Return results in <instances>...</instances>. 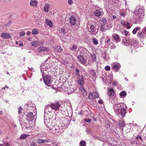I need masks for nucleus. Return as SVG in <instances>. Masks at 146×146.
Returning <instances> with one entry per match:
<instances>
[{
  "instance_id": "obj_5",
  "label": "nucleus",
  "mask_w": 146,
  "mask_h": 146,
  "mask_svg": "<svg viewBox=\"0 0 146 146\" xmlns=\"http://www.w3.org/2000/svg\"><path fill=\"white\" fill-rule=\"evenodd\" d=\"M49 66L47 64H42L40 66V70L42 73V75L46 73L48 69Z\"/></svg>"
},
{
  "instance_id": "obj_1",
  "label": "nucleus",
  "mask_w": 146,
  "mask_h": 146,
  "mask_svg": "<svg viewBox=\"0 0 146 146\" xmlns=\"http://www.w3.org/2000/svg\"><path fill=\"white\" fill-rule=\"evenodd\" d=\"M49 129L50 130L51 133L55 134L62 131V129L61 126L55 125L54 126H51Z\"/></svg>"
},
{
  "instance_id": "obj_37",
  "label": "nucleus",
  "mask_w": 146,
  "mask_h": 146,
  "mask_svg": "<svg viewBox=\"0 0 146 146\" xmlns=\"http://www.w3.org/2000/svg\"><path fill=\"white\" fill-rule=\"evenodd\" d=\"M86 142L84 140H82L80 143V146H86Z\"/></svg>"
},
{
  "instance_id": "obj_22",
  "label": "nucleus",
  "mask_w": 146,
  "mask_h": 146,
  "mask_svg": "<svg viewBox=\"0 0 146 146\" xmlns=\"http://www.w3.org/2000/svg\"><path fill=\"white\" fill-rule=\"evenodd\" d=\"M137 36L140 38H143L145 37L144 33L141 32H139L137 33Z\"/></svg>"
},
{
  "instance_id": "obj_29",
  "label": "nucleus",
  "mask_w": 146,
  "mask_h": 146,
  "mask_svg": "<svg viewBox=\"0 0 146 146\" xmlns=\"http://www.w3.org/2000/svg\"><path fill=\"white\" fill-rule=\"evenodd\" d=\"M140 29L139 27H135L133 30L132 31V33L133 34H135L137 33V31Z\"/></svg>"
},
{
  "instance_id": "obj_35",
  "label": "nucleus",
  "mask_w": 146,
  "mask_h": 146,
  "mask_svg": "<svg viewBox=\"0 0 146 146\" xmlns=\"http://www.w3.org/2000/svg\"><path fill=\"white\" fill-rule=\"evenodd\" d=\"M77 47L76 45L73 44L70 48V50L72 51H75L77 48Z\"/></svg>"
},
{
  "instance_id": "obj_64",
  "label": "nucleus",
  "mask_w": 146,
  "mask_h": 146,
  "mask_svg": "<svg viewBox=\"0 0 146 146\" xmlns=\"http://www.w3.org/2000/svg\"><path fill=\"white\" fill-rule=\"evenodd\" d=\"M143 29H144L145 32H146V27L144 28Z\"/></svg>"
},
{
  "instance_id": "obj_53",
  "label": "nucleus",
  "mask_w": 146,
  "mask_h": 146,
  "mask_svg": "<svg viewBox=\"0 0 146 146\" xmlns=\"http://www.w3.org/2000/svg\"><path fill=\"white\" fill-rule=\"evenodd\" d=\"M3 144L5 145L6 146H9L10 145L7 142H4Z\"/></svg>"
},
{
  "instance_id": "obj_61",
  "label": "nucleus",
  "mask_w": 146,
  "mask_h": 146,
  "mask_svg": "<svg viewBox=\"0 0 146 146\" xmlns=\"http://www.w3.org/2000/svg\"><path fill=\"white\" fill-rule=\"evenodd\" d=\"M9 88V87L8 86H5L3 88H2V90H5V88Z\"/></svg>"
},
{
  "instance_id": "obj_48",
  "label": "nucleus",
  "mask_w": 146,
  "mask_h": 146,
  "mask_svg": "<svg viewBox=\"0 0 146 146\" xmlns=\"http://www.w3.org/2000/svg\"><path fill=\"white\" fill-rule=\"evenodd\" d=\"M25 34V33L24 31H21L20 33L19 36L20 37H22L24 36Z\"/></svg>"
},
{
  "instance_id": "obj_44",
  "label": "nucleus",
  "mask_w": 146,
  "mask_h": 146,
  "mask_svg": "<svg viewBox=\"0 0 146 146\" xmlns=\"http://www.w3.org/2000/svg\"><path fill=\"white\" fill-rule=\"evenodd\" d=\"M43 139H39L37 141V142L38 144H40L43 143Z\"/></svg>"
},
{
  "instance_id": "obj_33",
  "label": "nucleus",
  "mask_w": 146,
  "mask_h": 146,
  "mask_svg": "<svg viewBox=\"0 0 146 146\" xmlns=\"http://www.w3.org/2000/svg\"><path fill=\"white\" fill-rule=\"evenodd\" d=\"M32 33L34 35H37L38 33V31L36 28L34 29L32 31Z\"/></svg>"
},
{
  "instance_id": "obj_27",
  "label": "nucleus",
  "mask_w": 146,
  "mask_h": 146,
  "mask_svg": "<svg viewBox=\"0 0 146 146\" xmlns=\"http://www.w3.org/2000/svg\"><path fill=\"white\" fill-rule=\"evenodd\" d=\"M126 110L124 108H122L121 109V116L123 117L125 115Z\"/></svg>"
},
{
  "instance_id": "obj_13",
  "label": "nucleus",
  "mask_w": 146,
  "mask_h": 146,
  "mask_svg": "<svg viewBox=\"0 0 146 146\" xmlns=\"http://www.w3.org/2000/svg\"><path fill=\"white\" fill-rule=\"evenodd\" d=\"M69 20L70 23L71 25H74L76 24V20L75 17L73 16H71L69 19Z\"/></svg>"
},
{
  "instance_id": "obj_24",
  "label": "nucleus",
  "mask_w": 146,
  "mask_h": 146,
  "mask_svg": "<svg viewBox=\"0 0 146 146\" xmlns=\"http://www.w3.org/2000/svg\"><path fill=\"white\" fill-rule=\"evenodd\" d=\"M114 92L113 90L111 89H110L108 92V94L109 96H112L114 94Z\"/></svg>"
},
{
  "instance_id": "obj_49",
  "label": "nucleus",
  "mask_w": 146,
  "mask_h": 146,
  "mask_svg": "<svg viewBox=\"0 0 146 146\" xmlns=\"http://www.w3.org/2000/svg\"><path fill=\"white\" fill-rule=\"evenodd\" d=\"M105 69L107 71H110V66H107L105 67Z\"/></svg>"
},
{
  "instance_id": "obj_54",
  "label": "nucleus",
  "mask_w": 146,
  "mask_h": 146,
  "mask_svg": "<svg viewBox=\"0 0 146 146\" xmlns=\"http://www.w3.org/2000/svg\"><path fill=\"white\" fill-rule=\"evenodd\" d=\"M31 145V146H37L36 144L34 142H33Z\"/></svg>"
},
{
  "instance_id": "obj_19",
  "label": "nucleus",
  "mask_w": 146,
  "mask_h": 146,
  "mask_svg": "<svg viewBox=\"0 0 146 146\" xmlns=\"http://www.w3.org/2000/svg\"><path fill=\"white\" fill-rule=\"evenodd\" d=\"M99 22L101 25L100 26H104L107 23V21L106 19L103 18L99 21Z\"/></svg>"
},
{
  "instance_id": "obj_28",
  "label": "nucleus",
  "mask_w": 146,
  "mask_h": 146,
  "mask_svg": "<svg viewBox=\"0 0 146 146\" xmlns=\"http://www.w3.org/2000/svg\"><path fill=\"white\" fill-rule=\"evenodd\" d=\"M29 135L28 134H22L21 135L20 138L21 139H25L29 137Z\"/></svg>"
},
{
  "instance_id": "obj_34",
  "label": "nucleus",
  "mask_w": 146,
  "mask_h": 146,
  "mask_svg": "<svg viewBox=\"0 0 146 146\" xmlns=\"http://www.w3.org/2000/svg\"><path fill=\"white\" fill-rule=\"evenodd\" d=\"M46 24L48 25L50 27H51L52 26V23L51 21H49V20L46 19Z\"/></svg>"
},
{
  "instance_id": "obj_12",
  "label": "nucleus",
  "mask_w": 146,
  "mask_h": 146,
  "mask_svg": "<svg viewBox=\"0 0 146 146\" xmlns=\"http://www.w3.org/2000/svg\"><path fill=\"white\" fill-rule=\"evenodd\" d=\"M121 107V105L119 104H115L113 106V109L115 112L116 113H117L119 112Z\"/></svg>"
},
{
  "instance_id": "obj_26",
  "label": "nucleus",
  "mask_w": 146,
  "mask_h": 146,
  "mask_svg": "<svg viewBox=\"0 0 146 146\" xmlns=\"http://www.w3.org/2000/svg\"><path fill=\"white\" fill-rule=\"evenodd\" d=\"M38 4V1L36 0H31L30 1V5L32 6L36 5Z\"/></svg>"
},
{
  "instance_id": "obj_58",
  "label": "nucleus",
  "mask_w": 146,
  "mask_h": 146,
  "mask_svg": "<svg viewBox=\"0 0 146 146\" xmlns=\"http://www.w3.org/2000/svg\"><path fill=\"white\" fill-rule=\"evenodd\" d=\"M22 110V109L21 107H20L19 108L18 113L19 114L21 113V110Z\"/></svg>"
},
{
  "instance_id": "obj_16",
  "label": "nucleus",
  "mask_w": 146,
  "mask_h": 146,
  "mask_svg": "<svg viewBox=\"0 0 146 146\" xmlns=\"http://www.w3.org/2000/svg\"><path fill=\"white\" fill-rule=\"evenodd\" d=\"M1 36L2 38L5 39L9 38L11 37L10 35L9 34L5 33H1Z\"/></svg>"
},
{
  "instance_id": "obj_7",
  "label": "nucleus",
  "mask_w": 146,
  "mask_h": 146,
  "mask_svg": "<svg viewBox=\"0 0 146 146\" xmlns=\"http://www.w3.org/2000/svg\"><path fill=\"white\" fill-rule=\"evenodd\" d=\"M53 110L56 111L59 110L60 106V105L58 102L50 104Z\"/></svg>"
},
{
  "instance_id": "obj_47",
  "label": "nucleus",
  "mask_w": 146,
  "mask_h": 146,
  "mask_svg": "<svg viewBox=\"0 0 146 146\" xmlns=\"http://www.w3.org/2000/svg\"><path fill=\"white\" fill-rule=\"evenodd\" d=\"M76 70V75L77 76H80V74H79V73L80 72V70H79L78 69H75Z\"/></svg>"
},
{
  "instance_id": "obj_4",
  "label": "nucleus",
  "mask_w": 146,
  "mask_h": 146,
  "mask_svg": "<svg viewBox=\"0 0 146 146\" xmlns=\"http://www.w3.org/2000/svg\"><path fill=\"white\" fill-rule=\"evenodd\" d=\"M135 14L138 16L140 19H142L144 16L143 9L139 8L137 9L135 11Z\"/></svg>"
},
{
  "instance_id": "obj_21",
  "label": "nucleus",
  "mask_w": 146,
  "mask_h": 146,
  "mask_svg": "<svg viewBox=\"0 0 146 146\" xmlns=\"http://www.w3.org/2000/svg\"><path fill=\"white\" fill-rule=\"evenodd\" d=\"M50 5L48 3H45L44 6V11L46 12H48L49 11Z\"/></svg>"
},
{
  "instance_id": "obj_8",
  "label": "nucleus",
  "mask_w": 146,
  "mask_h": 146,
  "mask_svg": "<svg viewBox=\"0 0 146 146\" xmlns=\"http://www.w3.org/2000/svg\"><path fill=\"white\" fill-rule=\"evenodd\" d=\"M98 97V94L94 92L90 93L89 94V98L90 100H92L97 98Z\"/></svg>"
},
{
  "instance_id": "obj_14",
  "label": "nucleus",
  "mask_w": 146,
  "mask_h": 146,
  "mask_svg": "<svg viewBox=\"0 0 146 146\" xmlns=\"http://www.w3.org/2000/svg\"><path fill=\"white\" fill-rule=\"evenodd\" d=\"M38 52H42L43 51H48L49 50V49L46 47L43 46H40L38 50Z\"/></svg>"
},
{
  "instance_id": "obj_56",
  "label": "nucleus",
  "mask_w": 146,
  "mask_h": 146,
  "mask_svg": "<svg viewBox=\"0 0 146 146\" xmlns=\"http://www.w3.org/2000/svg\"><path fill=\"white\" fill-rule=\"evenodd\" d=\"M92 58L93 59V61H95L96 60V57L95 55H94L92 56Z\"/></svg>"
},
{
  "instance_id": "obj_11",
  "label": "nucleus",
  "mask_w": 146,
  "mask_h": 146,
  "mask_svg": "<svg viewBox=\"0 0 146 146\" xmlns=\"http://www.w3.org/2000/svg\"><path fill=\"white\" fill-rule=\"evenodd\" d=\"M50 119L48 117H44V121L45 125L49 129L51 123L50 122Z\"/></svg>"
},
{
  "instance_id": "obj_3",
  "label": "nucleus",
  "mask_w": 146,
  "mask_h": 146,
  "mask_svg": "<svg viewBox=\"0 0 146 146\" xmlns=\"http://www.w3.org/2000/svg\"><path fill=\"white\" fill-rule=\"evenodd\" d=\"M89 28L90 30V31L92 35H96L98 33V30L96 28V25L95 23L92 22L89 24Z\"/></svg>"
},
{
  "instance_id": "obj_57",
  "label": "nucleus",
  "mask_w": 146,
  "mask_h": 146,
  "mask_svg": "<svg viewBox=\"0 0 146 146\" xmlns=\"http://www.w3.org/2000/svg\"><path fill=\"white\" fill-rule=\"evenodd\" d=\"M126 43H127L128 44H132V43L131 42V40H129L128 41L126 42Z\"/></svg>"
},
{
  "instance_id": "obj_51",
  "label": "nucleus",
  "mask_w": 146,
  "mask_h": 146,
  "mask_svg": "<svg viewBox=\"0 0 146 146\" xmlns=\"http://www.w3.org/2000/svg\"><path fill=\"white\" fill-rule=\"evenodd\" d=\"M68 2L69 5H72L73 3V1L72 0H68Z\"/></svg>"
},
{
  "instance_id": "obj_39",
  "label": "nucleus",
  "mask_w": 146,
  "mask_h": 146,
  "mask_svg": "<svg viewBox=\"0 0 146 146\" xmlns=\"http://www.w3.org/2000/svg\"><path fill=\"white\" fill-rule=\"evenodd\" d=\"M92 42L94 45H97L98 43L97 39L95 38H94L92 39Z\"/></svg>"
},
{
  "instance_id": "obj_2",
  "label": "nucleus",
  "mask_w": 146,
  "mask_h": 146,
  "mask_svg": "<svg viewBox=\"0 0 146 146\" xmlns=\"http://www.w3.org/2000/svg\"><path fill=\"white\" fill-rule=\"evenodd\" d=\"M43 79L45 84L48 86L52 88V85H50L52 82V80L50 76L48 75H46L45 76L44 75H42Z\"/></svg>"
},
{
  "instance_id": "obj_50",
  "label": "nucleus",
  "mask_w": 146,
  "mask_h": 146,
  "mask_svg": "<svg viewBox=\"0 0 146 146\" xmlns=\"http://www.w3.org/2000/svg\"><path fill=\"white\" fill-rule=\"evenodd\" d=\"M84 121L87 122H90L92 120L90 119L87 118L84 119Z\"/></svg>"
},
{
  "instance_id": "obj_31",
  "label": "nucleus",
  "mask_w": 146,
  "mask_h": 146,
  "mask_svg": "<svg viewBox=\"0 0 146 146\" xmlns=\"http://www.w3.org/2000/svg\"><path fill=\"white\" fill-rule=\"evenodd\" d=\"M113 38L116 41H118L119 39V35L117 34H114L113 36Z\"/></svg>"
},
{
  "instance_id": "obj_36",
  "label": "nucleus",
  "mask_w": 146,
  "mask_h": 146,
  "mask_svg": "<svg viewBox=\"0 0 146 146\" xmlns=\"http://www.w3.org/2000/svg\"><path fill=\"white\" fill-rule=\"evenodd\" d=\"M119 124L120 128H121V127H123L125 126V122L123 121H121L119 122Z\"/></svg>"
},
{
  "instance_id": "obj_18",
  "label": "nucleus",
  "mask_w": 146,
  "mask_h": 146,
  "mask_svg": "<svg viewBox=\"0 0 146 146\" xmlns=\"http://www.w3.org/2000/svg\"><path fill=\"white\" fill-rule=\"evenodd\" d=\"M54 50L56 52H61L63 51V49L60 46H56L54 47Z\"/></svg>"
},
{
  "instance_id": "obj_6",
  "label": "nucleus",
  "mask_w": 146,
  "mask_h": 146,
  "mask_svg": "<svg viewBox=\"0 0 146 146\" xmlns=\"http://www.w3.org/2000/svg\"><path fill=\"white\" fill-rule=\"evenodd\" d=\"M50 124V126H54L57 125V124L59 121V119L58 117H56V115L53 116L52 117V120Z\"/></svg>"
},
{
  "instance_id": "obj_52",
  "label": "nucleus",
  "mask_w": 146,
  "mask_h": 146,
  "mask_svg": "<svg viewBox=\"0 0 146 146\" xmlns=\"http://www.w3.org/2000/svg\"><path fill=\"white\" fill-rule=\"evenodd\" d=\"M126 24L127 28L128 29H130L131 28V26L130 25V23L129 22H127Z\"/></svg>"
},
{
  "instance_id": "obj_41",
  "label": "nucleus",
  "mask_w": 146,
  "mask_h": 146,
  "mask_svg": "<svg viewBox=\"0 0 146 146\" xmlns=\"http://www.w3.org/2000/svg\"><path fill=\"white\" fill-rule=\"evenodd\" d=\"M90 73L91 75L94 76H95L96 75V73L93 70H91L90 71Z\"/></svg>"
},
{
  "instance_id": "obj_20",
  "label": "nucleus",
  "mask_w": 146,
  "mask_h": 146,
  "mask_svg": "<svg viewBox=\"0 0 146 146\" xmlns=\"http://www.w3.org/2000/svg\"><path fill=\"white\" fill-rule=\"evenodd\" d=\"M77 82L80 86H82L84 82V78L83 76H80L79 79L77 80Z\"/></svg>"
},
{
  "instance_id": "obj_45",
  "label": "nucleus",
  "mask_w": 146,
  "mask_h": 146,
  "mask_svg": "<svg viewBox=\"0 0 146 146\" xmlns=\"http://www.w3.org/2000/svg\"><path fill=\"white\" fill-rule=\"evenodd\" d=\"M50 141H51L50 140V139H43V143H48V142H50Z\"/></svg>"
},
{
  "instance_id": "obj_30",
  "label": "nucleus",
  "mask_w": 146,
  "mask_h": 146,
  "mask_svg": "<svg viewBox=\"0 0 146 146\" xmlns=\"http://www.w3.org/2000/svg\"><path fill=\"white\" fill-rule=\"evenodd\" d=\"M108 46V47H110L111 49H114L115 47L114 44L112 42H110Z\"/></svg>"
},
{
  "instance_id": "obj_63",
  "label": "nucleus",
  "mask_w": 146,
  "mask_h": 146,
  "mask_svg": "<svg viewBox=\"0 0 146 146\" xmlns=\"http://www.w3.org/2000/svg\"><path fill=\"white\" fill-rule=\"evenodd\" d=\"M121 15L123 17H124V16H125V15L123 13H122L121 14Z\"/></svg>"
},
{
  "instance_id": "obj_60",
  "label": "nucleus",
  "mask_w": 146,
  "mask_h": 146,
  "mask_svg": "<svg viewBox=\"0 0 146 146\" xmlns=\"http://www.w3.org/2000/svg\"><path fill=\"white\" fill-rule=\"evenodd\" d=\"M106 128H108L110 127V125L109 124L107 123V124H106Z\"/></svg>"
},
{
  "instance_id": "obj_10",
  "label": "nucleus",
  "mask_w": 146,
  "mask_h": 146,
  "mask_svg": "<svg viewBox=\"0 0 146 146\" xmlns=\"http://www.w3.org/2000/svg\"><path fill=\"white\" fill-rule=\"evenodd\" d=\"M27 119L29 121H32L35 118V115L32 112H30L27 115Z\"/></svg>"
},
{
  "instance_id": "obj_40",
  "label": "nucleus",
  "mask_w": 146,
  "mask_h": 146,
  "mask_svg": "<svg viewBox=\"0 0 146 146\" xmlns=\"http://www.w3.org/2000/svg\"><path fill=\"white\" fill-rule=\"evenodd\" d=\"M121 33L125 35L126 36H127L129 35V32L125 30H123V31H122Z\"/></svg>"
},
{
  "instance_id": "obj_59",
  "label": "nucleus",
  "mask_w": 146,
  "mask_h": 146,
  "mask_svg": "<svg viewBox=\"0 0 146 146\" xmlns=\"http://www.w3.org/2000/svg\"><path fill=\"white\" fill-rule=\"evenodd\" d=\"M31 34V32L30 31H28L26 33V35L28 36H29Z\"/></svg>"
},
{
  "instance_id": "obj_42",
  "label": "nucleus",
  "mask_w": 146,
  "mask_h": 146,
  "mask_svg": "<svg viewBox=\"0 0 146 146\" xmlns=\"http://www.w3.org/2000/svg\"><path fill=\"white\" fill-rule=\"evenodd\" d=\"M110 38H108L107 40H105V44L106 45H108L110 42Z\"/></svg>"
},
{
  "instance_id": "obj_32",
  "label": "nucleus",
  "mask_w": 146,
  "mask_h": 146,
  "mask_svg": "<svg viewBox=\"0 0 146 146\" xmlns=\"http://www.w3.org/2000/svg\"><path fill=\"white\" fill-rule=\"evenodd\" d=\"M127 94L125 92L123 91L121 92L119 94V95L121 98H123Z\"/></svg>"
},
{
  "instance_id": "obj_9",
  "label": "nucleus",
  "mask_w": 146,
  "mask_h": 146,
  "mask_svg": "<svg viewBox=\"0 0 146 146\" xmlns=\"http://www.w3.org/2000/svg\"><path fill=\"white\" fill-rule=\"evenodd\" d=\"M53 109L50 104L48 105L45 107L44 109V112L48 113H50L52 111Z\"/></svg>"
},
{
  "instance_id": "obj_17",
  "label": "nucleus",
  "mask_w": 146,
  "mask_h": 146,
  "mask_svg": "<svg viewBox=\"0 0 146 146\" xmlns=\"http://www.w3.org/2000/svg\"><path fill=\"white\" fill-rule=\"evenodd\" d=\"M42 43L39 40H35L32 42V45L35 47H37L38 46L42 44Z\"/></svg>"
},
{
  "instance_id": "obj_55",
  "label": "nucleus",
  "mask_w": 146,
  "mask_h": 146,
  "mask_svg": "<svg viewBox=\"0 0 146 146\" xmlns=\"http://www.w3.org/2000/svg\"><path fill=\"white\" fill-rule=\"evenodd\" d=\"M98 103L100 104H103V101L102 100H99L98 101Z\"/></svg>"
},
{
  "instance_id": "obj_25",
  "label": "nucleus",
  "mask_w": 146,
  "mask_h": 146,
  "mask_svg": "<svg viewBox=\"0 0 146 146\" xmlns=\"http://www.w3.org/2000/svg\"><path fill=\"white\" fill-rule=\"evenodd\" d=\"M113 67L117 71L120 67V65L119 63L114 64L113 65Z\"/></svg>"
},
{
  "instance_id": "obj_46",
  "label": "nucleus",
  "mask_w": 146,
  "mask_h": 146,
  "mask_svg": "<svg viewBox=\"0 0 146 146\" xmlns=\"http://www.w3.org/2000/svg\"><path fill=\"white\" fill-rule=\"evenodd\" d=\"M104 26H100V30L102 32H104L105 31L106 29L104 27H103Z\"/></svg>"
},
{
  "instance_id": "obj_15",
  "label": "nucleus",
  "mask_w": 146,
  "mask_h": 146,
  "mask_svg": "<svg viewBox=\"0 0 146 146\" xmlns=\"http://www.w3.org/2000/svg\"><path fill=\"white\" fill-rule=\"evenodd\" d=\"M78 61L82 64H85L86 62V60L81 55H79L78 56Z\"/></svg>"
},
{
  "instance_id": "obj_38",
  "label": "nucleus",
  "mask_w": 146,
  "mask_h": 146,
  "mask_svg": "<svg viewBox=\"0 0 146 146\" xmlns=\"http://www.w3.org/2000/svg\"><path fill=\"white\" fill-rule=\"evenodd\" d=\"M65 33V30L64 29H61L60 30H59L58 33H60L61 34L60 35H62V34H64Z\"/></svg>"
},
{
  "instance_id": "obj_62",
  "label": "nucleus",
  "mask_w": 146,
  "mask_h": 146,
  "mask_svg": "<svg viewBox=\"0 0 146 146\" xmlns=\"http://www.w3.org/2000/svg\"><path fill=\"white\" fill-rule=\"evenodd\" d=\"M19 45L20 46H23V43L22 42H21V43H20L19 44Z\"/></svg>"
},
{
  "instance_id": "obj_23",
  "label": "nucleus",
  "mask_w": 146,
  "mask_h": 146,
  "mask_svg": "<svg viewBox=\"0 0 146 146\" xmlns=\"http://www.w3.org/2000/svg\"><path fill=\"white\" fill-rule=\"evenodd\" d=\"M101 13L100 10H96L94 11V14L96 16L99 17L101 15Z\"/></svg>"
},
{
  "instance_id": "obj_43",
  "label": "nucleus",
  "mask_w": 146,
  "mask_h": 146,
  "mask_svg": "<svg viewBox=\"0 0 146 146\" xmlns=\"http://www.w3.org/2000/svg\"><path fill=\"white\" fill-rule=\"evenodd\" d=\"M121 24L124 26H125L126 24V21L124 20H122L121 21Z\"/></svg>"
}]
</instances>
